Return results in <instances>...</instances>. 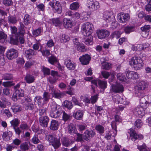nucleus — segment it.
I'll use <instances>...</instances> for the list:
<instances>
[{
	"instance_id": "13",
	"label": "nucleus",
	"mask_w": 151,
	"mask_h": 151,
	"mask_svg": "<svg viewBox=\"0 0 151 151\" xmlns=\"http://www.w3.org/2000/svg\"><path fill=\"white\" fill-rule=\"evenodd\" d=\"M129 133L130 134L131 139L133 141H135L137 139L140 140L143 138V136L142 135L137 134L133 129L131 128Z\"/></svg>"
},
{
	"instance_id": "58",
	"label": "nucleus",
	"mask_w": 151,
	"mask_h": 151,
	"mask_svg": "<svg viewBox=\"0 0 151 151\" xmlns=\"http://www.w3.org/2000/svg\"><path fill=\"white\" fill-rule=\"evenodd\" d=\"M20 128L24 131L28 130L29 128V126L25 123H22L20 125Z\"/></svg>"
},
{
	"instance_id": "2",
	"label": "nucleus",
	"mask_w": 151,
	"mask_h": 151,
	"mask_svg": "<svg viewBox=\"0 0 151 151\" xmlns=\"http://www.w3.org/2000/svg\"><path fill=\"white\" fill-rule=\"evenodd\" d=\"M129 64L136 70H139L142 68L143 63L140 57L134 56L132 57L129 62Z\"/></svg>"
},
{
	"instance_id": "25",
	"label": "nucleus",
	"mask_w": 151,
	"mask_h": 151,
	"mask_svg": "<svg viewBox=\"0 0 151 151\" xmlns=\"http://www.w3.org/2000/svg\"><path fill=\"white\" fill-rule=\"evenodd\" d=\"M24 52L25 55L29 59H31L33 56L35 55L36 53V52L31 49L26 50Z\"/></svg>"
},
{
	"instance_id": "62",
	"label": "nucleus",
	"mask_w": 151,
	"mask_h": 151,
	"mask_svg": "<svg viewBox=\"0 0 151 151\" xmlns=\"http://www.w3.org/2000/svg\"><path fill=\"white\" fill-rule=\"evenodd\" d=\"M143 123L142 121L139 119H138L135 122L134 125L137 128H140L142 125Z\"/></svg>"
},
{
	"instance_id": "21",
	"label": "nucleus",
	"mask_w": 151,
	"mask_h": 151,
	"mask_svg": "<svg viewBox=\"0 0 151 151\" xmlns=\"http://www.w3.org/2000/svg\"><path fill=\"white\" fill-rule=\"evenodd\" d=\"M139 75L137 72L133 71H128L126 76L128 79H136L138 78Z\"/></svg>"
},
{
	"instance_id": "38",
	"label": "nucleus",
	"mask_w": 151,
	"mask_h": 151,
	"mask_svg": "<svg viewBox=\"0 0 151 151\" xmlns=\"http://www.w3.org/2000/svg\"><path fill=\"white\" fill-rule=\"evenodd\" d=\"M70 37L65 34H62L60 36V41L62 43H65L70 40Z\"/></svg>"
},
{
	"instance_id": "46",
	"label": "nucleus",
	"mask_w": 151,
	"mask_h": 151,
	"mask_svg": "<svg viewBox=\"0 0 151 151\" xmlns=\"http://www.w3.org/2000/svg\"><path fill=\"white\" fill-rule=\"evenodd\" d=\"M53 24L56 27L60 26L61 24V22L59 18L53 19L52 20Z\"/></svg>"
},
{
	"instance_id": "18",
	"label": "nucleus",
	"mask_w": 151,
	"mask_h": 151,
	"mask_svg": "<svg viewBox=\"0 0 151 151\" xmlns=\"http://www.w3.org/2000/svg\"><path fill=\"white\" fill-rule=\"evenodd\" d=\"M150 29V26L149 25H145L141 28L142 35L143 37L146 38L148 36Z\"/></svg>"
},
{
	"instance_id": "8",
	"label": "nucleus",
	"mask_w": 151,
	"mask_h": 151,
	"mask_svg": "<svg viewBox=\"0 0 151 151\" xmlns=\"http://www.w3.org/2000/svg\"><path fill=\"white\" fill-rule=\"evenodd\" d=\"M87 6L92 11L96 10L100 8V5L99 2L97 1L93 2V0H88Z\"/></svg>"
},
{
	"instance_id": "9",
	"label": "nucleus",
	"mask_w": 151,
	"mask_h": 151,
	"mask_svg": "<svg viewBox=\"0 0 151 151\" xmlns=\"http://www.w3.org/2000/svg\"><path fill=\"white\" fill-rule=\"evenodd\" d=\"M18 55V51L14 48L9 50L6 53V57L10 60H12L17 58Z\"/></svg>"
},
{
	"instance_id": "31",
	"label": "nucleus",
	"mask_w": 151,
	"mask_h": 151,
	"mask_svg": "<svg viewBox=\"0 0 151 151\" xmlns=\"http://www.w3.org/2000/svg\"><path fill=\"white\" fill-rule=\"evenodd\" d=\"M68 132L70 134L76 133V129L75 126L72 124L70 123L68 127Z\"/></svg>"
},
{
	"instance_id": "54",
	"label": "nucleus",
	"mask_w": 151,
	"mask_h": 151,
	"mask_svg": "<svg viewBox=\"0 0 151 151\" xmlns=\"http://www.w3.org/2000/svg\"><path fill=\"white\" fill-rule=\"evenodd\" d=\"M137 146V148L139 151H146L145 150H147L146 148V145L144 143H143L142 145L138 144Z\"/></svg>"
},
{
	"instance_id": "11",
	"label": "nucleus",
	"mask_w": 151,
	"mask_h": 151,
	"mask_svg": "<svg viewBox=\"0 0 151 151\" xmlns=\"http://www.w3.org/2000/svg\"><path fill=\"white\" fill-rule=\"evenodd\" d=\"M92 83L94 84L95 86H97V84L99 87L103 90H104L107 87V82L99 79L93 80L91 81Z\"/></svg>"
},
{
	"instance_id": "6",
	"label": "nucleus",
	"mask_w": 151,
	"mask_h": 151,
	"mask_svg": "<svg viewBox=\"0 0 151 151\" xmlns=\"http://www.w3.org/2000/svg\"><path fill=\"white\" fill-rule=\"evenodd\" d=\"M49 4L52 8L53 10L55 12L60 14L62 12V7L58 1L53 0L49 3Z\"/></svg>"
},
{
	"instance_id": "17",
	"label": "nucleus",
	"mask_w": 151,
	"mask_h": 151,
	"mask_svg": "<svg viewBox=\"0 0 151 151\" xmlns=\"http://www.w3.org/2000/svg\"><path fill=\"white\" fill-rule=\"evenodd\" d=\"M40 125L44 127H47L49 121V118L47 116H42L39 118Z\"/></svg>"
},
{
	"instance_id": "39",
	"label": "nucleus",
	"mask_w": 151,
	"mask_h": 151,
	"mask_svg": "<svg viewBox=\"0 0 151 151\" xmlns=\"http://www.w3.org/2000/svg\"><path fill=\"white\" fill-rule=\"evenodd\" d=\"M124 31L126 34H129L134 31V27L133 26H127L124 28Z\"/></svg>"
},
{
	"instance_id": "55",
	"label": "nucleus",
	"mask_w": 151,
	"mask_h": 151,
	"mask_svg": "<svg viewBox=\"0 0 151 151\" xmlns=\"http://www.w3.org/2000/svg\"><path fill=\"white\" fill-rule=\"evenodd\" d=\"M62 118L63 120L65 122L68 120L70 118V115L69 114H68L65 113L64 111H63L62 113Z\"/></svg>"
},
{
	"instance_id": "28",
	"label": "nucleus",
	"mask_w": 151,
	"mask_h": 151,
	"mask_svg": "<svg viewBox=\"0 0 151 151\" xmlns=\"http://www.w3.org/2000/svg\"><path fill=\"white\" fill-rule=\"evenodd\" d=\"M145 110L139 106L137 107L135 109V112L139 117L142 116L145 114Z\"/></svg>"
},
{
	"instance_id": "56",
	"label": "nucleus",
	"mask_w": 151,
	"mask_h": 151,
	"mask_svg": "<svg viewBox=\"0 0 151 151\" xmlns=\"http://www.w3.org/2000/svg\"><path fill=\"white\" fill-rule=\"evenodd\" d=\"M1 113L4 114L7 116L8 118L12 116V114H11L8 109H3L1 111Z\"/></svg>"
},
{
	"instance_id": "23",
	"label": "nucleus",
	"mask_w": 151,
	"mask_h": 151,
	"mask_svg": "<svg viewBox=\"0 0 151 151\" xmlns=\"http://www.w3.org/2000/svg\"><path fill=\"white\" fill-rule=\"evenodd\" d=\"M19 35L17 34L9 36L10 42L11 44L16 45L18 43Z\"/></svg>"
},
{
	"instance_id": "15",
	"label": "nucleus",
	"mask_w": 151,
	"mask_h": 151,
	"mask_svg": "<svg viewBox=\"0 0 151 151\" xmlns=\"http://www.w3.org/2000/svg\"><path fill=\"white\" fill-rule=\"evenodd\" d=\"M97 34L98 38L101 39H104L108 37L109 34V31L106 29L97 30Z\"/></svg>"
},
{
	"instance_id": "1",
	"label": "nucleus",
	"mask_w": 151,
	"mask_h": 151,
	"mask_svg": "<svg viewBox=\"0 0 151 151\" xmlns=\"http://www.w3.org/2000/svg\"><path fill=\"white\" fill-rule=\"evenodd\" d=\"M50 116L52 118H57L61 116L63 111L60 106L55 103L50 105Z\"/></svg>"
},
{
	"instance_id": "47",
	"label": "nucleus",
	"mask_w": 151,
	"mask_h": 151,
	"mask_svg": "<svg viewBox=\"0 0 151 151\" xmlns=\"http://www.w3.org/2000/svg\"><path fill=\"white\" fill-rule=\"evenodd\" d=\"M117 79L122 81H125L126 78L125 76L122 73H118L116 75Z\"/></svg>"
},
{
	"instance_id": "52",
	"label": "nucleus",
	"mask_w": 151,
	"mask_h": 151,
	"mask_svg": "<svg viewBox=\"0 0 151 151\" xmlns=\"http://www.w3.org/2000/svg\"><path fill=\"white\" fill-rule=\"evenodd\" d=\"M102 65L103 69L109 70L111 68V64L107 62L102 63Z\"/></svg>"
},
{
	"instance_id": "41",
	"label": "nucleus",
	"mask_w": 151,
	"mask_h": 151,
	"mask_svg": "<svg viewBox=\"0 0 151 151\" xmlns=\"http://www.w3.org/2000/svg\"><path fill=\"white\" fill-rule=\"evenodd\" d=\"M48 62L52 65H54L58 62L57 58L54 56H51L48 58Z\"/></svg>"
},
{
	"instance_id": "16",
	"label": "nucleus",
	"mask_w": 151,
	"mask_h": 151,
	"mask_svg": "<svg viewBox=\"0 0 151 151\" xmlns=\"http://www.w3.org/2000/svg\"><path fill=\"white\" fill-rule=\"evenodd\" d=\"M91 57L88 54L83 55L79 58V60L81 63L84 65H87L89 63Z\"/></svg>"
},
{
	"instance_id": "57",
	"label": "nucleus",
	"mask_w": 151,
	"mask_h": 151,
	"mask_svg": "<svg viewBox=\"0 0 151 151\" xmlns=\"http://www.w3.org/2000/svg\"><path fill=\"white\" fill-rule=\"evenodd\" d=\"M32 142L34 144H37L40 142V140L37 135H35L32 139Z\"/></svg>"
},
{
	"instance_id": "45",
	"label": "nucleus",
	"mask_w": 151,
	"mask_h": 151,
	"mask_svg": "<svg viewBox=\"0 0 151 151\" xmlns=\"http://www.w3.org/2000/svg\"><path fill=\"white\" fill-rule=\"evenodd\" d=\"M79 7V4L78 2H75L71 4L70 5V9L72 10H76Z\"/></svg>"
},
{
	"instance_id": "14",
	"label": "nucleus",
	"mask_w": 151,
	"mask_h": 151,
	"mask_svg": "<svg viewBox=\"0 0 151 151\" xmlns=\"http://www.w3.org/2000/svg\"><path fill=\"white\" fill-rule=\"evenodd\" d=\"M111 87L112 91L115 93L122 92L124 91L123 86L119 83L113 84L111 86Z\"/></svg>"
},
{
	"instance_id": "59",
	"label": "nucleus",
	"mask_w": 151,
	"mask_h": 151,
	"mask_svg": "<svg viewBox=\"0 0 151 151\" xmlns=\"http://www.w3.org/2000/svg\"><path fill=\"white\" fill-rule=\"evenodd\" d=\"M8 21L10 23L15 24L17 21L16 18L14 16H9L8 17Z\"/></svg>"
},
{
	"instance_id": "12",
	"label": "nucleus",
	"mask_w": 151,
	"mask_h": 151,
	"mask_svg": "<svg viewBox=\"0 0 151 151\" xmlns=\"http://www.w3.org/2000/svg\"><path fill=\"white\" fill-rule=\"evenodd\" d=\"M95 132L91 129L86 130L83 134V138L84 140L88 141L91 139V138L93 137L95 135Z\"/></svg>"
},
{
	"instance_id": "10",
	"label": "nucleus",
	"mask_w": 151,
	"mask_h": 151,
	"mask_svg": "<svg viewBox=\"0 0 151 151\" xmlns=\"http://www.w3.org/2000/svg\"><path fill=\"white\" fill-rule=\"evenodd\" d=\"M103 17L104 19L107 22H112L113 23L115 21V17L112 14V12L109 11L104 12L103 14Z\"/></svg>"
},
{
	"instance_id": "37",
	"label": "nucleus",
	"mask_w": 151,
	"mask_h": 151,
	"mask_svg": "<svg viewBox=\"0 0 151 151\" xmlns=\"http://www.w3.org/2000/svg\"><path fill=\"white\" fill-rule=\"evenodd\" d=\"M24 23L26 25L29 24L31 22V18L29 15L28 14H25L24 17Z\"/></svg>"
},
{
	"instance_id": "22",
	"label": "nucleus",
	"mask_w": 151,
	"mask_h": 151,
	"mask_svg": "<svg viewBox=\"0 0 151 151\" xmlns=\"http://www.w3.org/2000/svg\"><path fill=\"white\" fill-rule=\"evenodd\" d=\"M24 78L26 82L29 84L33 83L35 80L34 76L32 74L29 73H27Z\"/></svg>"
},
{
	"instance_id": "36",
	"label": "nucleus",
	"mask_w": 151,
	"mask_h": 151,
	"mask_svg": "<svg viewBox=\"0 0 151 151\" xmlns=\"http://www.w3.org/2000/svg\"><path fill=\"white\" fill-rule=\"evenodd\" d=\"M11 109L14 113L20 111L22 109L20 106L17 104H15L12 105L11 106Z\"/></svg>"
},
{
	"instance_id": "42",
	"label": "nucleus",
	"mask_w": 151,
	"mask_h": 151,
	"mask_svg": "<svg viewBox=\"0 0 151 151\" xmlns=\"http://www.w3.org/2000/svg\"><path fill=\"white\" fill-rule=\"evenodd\" d=\"M77 49L80 52H84L86 50L85 46L83 43H80L76 46Z\"/></svg>"
},
{
	"instance_id": "61",
	"label": "nucleus",
	"mask_w": 151,
	"mask_h": 151,
	"mask_svg": "<svg viewBox=\"0 0 151 151\" xmlns=\"http://www.w3.org/2000/svg\"><path fill=\"white\" fill-rule=\"evenodd\" d=\"M43 99L40 96H35L34 99V101L35 102H36L39 105L42 102Z\"/></svg>"
},
{
	"instance_id": "35",
	"label": "nucleus",
	"mask_w": 151,
	"mask_h": 151,
	"mask_svg": "<svg viewBox=\"0 0 151 151\" xmlns=\"http://www.w3.org/2000/svg\"><path fill=\"white\" fill-rule=\"evenodd\" d=\"M42 32V29L41 27H40L36 29L33 30L32 31V34L34 37H37L40 35Z\"/></svg>"
},
{
	"instance_id": "19",
	"label": "nucleus",
	"mask_w": 151,
	"mask_h": 151,
	"mask_svg": "<svg viewBox=\"0 0 151 151\" xmlns=\"http://www.w3.org/2000/svg\"><path fill=\"white\" fill-rule=\"evenodd\" d=\"M64 64L66 67L69 70H74L76 66L75 64L72 63L71 60L68 58L64 60Z\"/></svg>"
},
{
	"instance_id": "20",
	"label": "nucleus",
	"mask_w": 151,
	"mask_h": 151,
	"mask_svg": "<svg viewBox=\"0 0 151 151\" xmlns=\"http://www.w3.org/2000/svg\"><path fill=\"white\" fill-rule=\"evenodd\" d=\"M84 114L83 111L81 110H78L75 111L73 114V117L77 120H81L82 119Z\"/></svg>"
},
{
	"instance_id": "43",
	"label": "nucleus",
	"mask_w": 151,
	"mask_h": 151,
	"mask_svg": "<svg viewBox=\"0 0 151 151\" xmlns=\"http://www.w3.org/2000/svg\"><path fill=\"white\" fill-rule=\"evenodd\" d=\"M90 38H87L86 39L83 40V42H84L85 44L87 45H91L93 44V39L92 36H89Z\"/></svg>"
},
{
	"instance_id": "48",
	"label": "nucleus",
	"mask_w": 151,
	"mask_h": 151,
	"mask_svg": "<svg viewBox=\"0 0 151 151\" xmlns=\"http://www.w3.org/2000/svg\"><path fill=\"white\" fill-rule=\"evenodd\" d=\"M10 123L12 126L13 128L17 127L20 123V121L17 119H14L11 121Z\"/></svg>"
},
{
	"instance_id": "27",
	"label": "nucleus",
	"mask_w": 151,
	"mask_h": 151,
	"mask_svg": "<svg viewBox=\"0 0 151 151\" xmlns=\"http://www.w3.org/2000/svg\"><path fill=\"white\" fill-rule=\"evenodd\" d=\"M59 126V123L57 121L52 120L50 124V128L52 130H57Z\"/></svg>"
},
{
	"instance_id": "32",
	"label": "nucleus",
	"mask_w": 151,
	"mask_h": 151,
	"mask_svg": "<svg viewBox=\"0 0 151 151\" xmlns=\"http://www.w3.org/2000/svg\"><path fill=\"white\" fill-rule=\"evenodd\" d=\"M35 105L31 102H27L24 105L25 109L27 111H32L34 109Z\"/></svg>"
},
{
	"instance_id": "44",
	"label": "nucleus",
	"mask_w": 151,
	"mask_h": 151,
	"mask_svg": "<svg viewBox=\"0 0 151 151\" xmlns=\"http://www.w3.org/2000/svg\"><path fill=\"white\" fill-rule=\"evenodd\" d=\"M63 104L65 107L69 109H71L73 107L72 102L67 100H65Z\"/></svg>"
},
{
	"instance_id": "60",
	"label": "nucleus",
	"mask_w": 151,
	"mask_h": 151,
	"mask_svg": "<svg viewBox=\"0 0 151 151\" xmlns=\"http://www.w3.org/2000/svg\"><path fill=\"white\" fill-rule=\"evenodd\" d=\"M42 70L45 76L48 75L50 73V70L44 66L42 67Z\"/></svg>"
},
{
	"instance_id": "33",
	"label": "nucleus",
	"mask_w": 151,
	"mask_h": 151,
	"mask_svg": "<svg viewBox=\"0 0 151 151\" xmlns=\"http://www.w3.org/2000/svg\"><path fill=\"white\" fill-rule=\"evenodd\" d=\"M95 129L97 132L100 134H102L105 132V128L102 125L99 124L96 125Z\"/></svg>"
},
{
	"instance_id": "63",
	"label": "nucleus",
	"mask_w": 151,
	"mask_h": 151,
	"mask_svg": "<svg viewBox=\"0 0 151 151\" xmlns=\"http://www.w3.org/2000/svg\"><path fill=\"white\" fill-rule=\"evenodd\" d=\"M7 37V35L3 31H0V40H4L6 39Z\"/></svg>"
},
{
	"instance_id": "24",
	"label": "nucleus",
	"mask_w": 151,
	"mask_h": 151,
	"mask_svg": "<svg viewBox=\"0 0 151 151\" xmlns=\"http://www.w3.org/2000/svg\"><path fill=\"white\" fill-rule=\"evenodd\" d=\"M52 92L50 93L52 95L53 97L58 99H60L61 98H63L64 95V94L60 91H56L52 89Z\"/></svg>"
},
{
	"instance_id": "40",
	"label": "nucleus",
	"mask_w": 151,
	"mask_h": 151,
	"mask_svg": "<svg viewBox=\"0 0 151 151\" xmlns=\"http://www.w3.org/2000/svg\"><path fill=\"white\" fill-rule=\"evenodd\" d=\"M2 78L5 80H11L13 79V76L12 74L6 73L3 75Z\"/></svg>"
},
{
	"instance_id": "29",
	"label": "nucleus",
	"mask_w": 151,
	"mask_h": 151,
	"mask_svg": "<svg viewBox=\"0 0 151 151\" xmlns=\"http://www.w3.org/2000/svg\"><path fill=\"white\" fill-rule=\"evenodd\" d=\"M62 145L66 147H68L72 144L71 140L66 137H64L62 139Z\"/></svg>"
},
{
	"instance_id": "51",
	"label": "nucleus",
	"mask_w": 151,
	"mask_h": 151,
	"mask_svg": "<svg viewBox=\"0 0 151 151\" xmlns=\"http://www.w3.org/2000/svg\"><path fill=\"white\" fill-rule=\"evenodd\" d=\"M20 149L23 151H25L28 150L29 148L28 144L26 143H22L20 146Z\"/></svg>"
},
{
	"instance_id": "34",
	"label": "nucleus",
	"mask_w": 151,
	"mask_h": 151,
	"mask_svg": "<svg viewBox=\"0 0 151 151\" xmlns=\"http://www.w3.org/2000/svg\"><path fill=\"white\" fill-rule=\"evenodd\" d=\"M143 97H141L142 98L140 100L141 104L139 106L144 109V110H145L148 107V105L147 101L145 100V99L143 98Z\"/></svg>"
},
{
	"instance_id": "49",
	"label": "nucleus",
	"mask_w": 151,
	"mask_h": 151,
	"mask_svg": "<svg viewBox=\"0 0 151 151\" xmlns=\"http://www.w3.org/2000/svg\"><path fill=\"white\" fill-rule=\"evenodd\" d=\"M43 101L44 102L48 101L50 99V95L48 92H45L43 93Z\"/></svg>"
},
{
	"instance_id": "53",
	"label": "nucleus",
	"mask_w": 151,
	"mask_h": 151,
	"mask_svg": "<svg viewBox=\"0 0 151 151\" xmlns=\"http://www.w3.org/2000/svg\"><path fill=\"white\" fill-rule=\"evenodd\" d=\"M149 44L148 43H145L142 45H137V47L139 48V49H138V50H144L148 48L149 46Z\"/></svg>"
},
{
	"instance_id": "5",
	"label": "nucleus",
	"mask_w": 151,
	"mask_h": 151,
	"mask_svg": "<svg viewBox=\"0 0 151 151\" xmlns=\"http://www.w3.org/2000/svg\"><path fill=\"white\" fill-rule=\"evenodd\" d=\"M47 138L55 149L58 148L60 146V137L54 135L49 134L47 137Z\"/></svg>"
},
{
	"instance_id": "30",
	"label": "nucleus",
	"mask_w": 151,
	"mask_h": 151,
	"mask_svg": "<svg viewBox=\"0 0 151 151\" xmlns=\"http://www.w3.org/2000/svg\"><path fill=\"white\" fill-rule=\"evenodd\" d=\"M63 24L65 28H71L72 26L71 21L69 19L64 18L63 19Z\"/></svg>"
},
{
	"instance_id": "7",
	"label": "nucleus",
	"mask_w": 151,
	"mask_h": 151,
	"mask_svg": "<svg viewBox=\"0 0 151 151\" xmlns=\"http://www.w3.org/2000/svg\"><path fill=\"white\" fill-rule=\"evenodd\" d=\"M117 20L121 23L126 22L129 19L130 17L128 13L121 12L118 14L117 16Z\"/></svg>"
},
{
	"instance_id": "50",
	"label": "nucleus",
	"mask_w": 151,
	"mask_h": 151,
	"mask_svg": "<svg viewBox=\"0 0 151 151\" xmlns=\"http://www.w3.org/2000/svg\"><path fill=\"white\" fill-rule=\"evenodd\" d=\"M15 84L13 81L4 82L2 83V85L5 87H10L14 86Z\"/></svg>"
},
{
	"instance_id": "4",
	"label": "nucleus",
	"mask_w": 151,
	"mask_h": 151,
	"mask_svg": "<svg viewBox=\"0 0 151 151\" xmlns=\"http://www.w3.org/2000/svg\"><path fill=\"white\" fill-rule=\"evenodd\" d=\"M93 26L91 24L87 22L83 24L81 28V32L85 37L91 36L93 32Z\"/></svg>"
},
{
	"instance_id": "64",
	"label": "nucleus",
	"mask_w": 151,
	"mask_h": 151,
	"mask_svg": "<svg viewBox=\"0 0 151 151\" xmlns=\"http://www.w3.org/2000/svg\"><path fill=\"white\" fill-rule=\"evenodd\" d=\"M40 52L42 53V55L44 56H48L50 54V51L48 50L44 49L42 51L40 50Z\"/></svg>"
},
{
	"instance_id": "26",
	"label": "nucleus",
	"mask_w": 151,
	"mask_h": 151,
	"mask_svg": "<svg viewBox=\"0 0 151 151\" xmlns=\"http://www.w3.org/2000/svg\"><path fill=\"white\" fill-rule=\"evenodd\" d=\"M26 27L23 24L22 22L20 23V26L18 28L19 32L17 33V35L21 36L20 37H23L24 34L25 33V29Z\"/></svg>"
},
{
	"instance_id": "3",
	"label": "nucleus",
	"mask_w": 151,
	"mask_h": 151,
	"mask_svg": "<svg viewBox=\"0 0 151 151\" xmlns=\"http://www.w3.org/2000/svg\"><path fill=\"white\" fill-rule=\"evenodd\" d=\"M148 86V84L145 81H140L137 86L135 87V93L136 96L139 97L144 96L143 90Z\"/></svg>"
}]
</instances>
